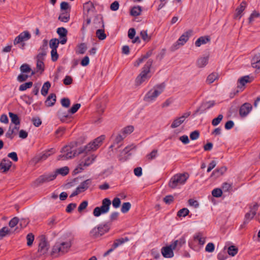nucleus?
<instances>
[{
    "label": "nucleus",
    "instance_id": "52",
    "mask_svg": "<svg viewBox=\"0 0 260 260\" xmlns=\"http://www.w3.org/2000/svg\"><path fill=\"white\" fill-rule=\"evenodd\" d=\"M232 184L227 182L223 183L222 185V189L224 192L230 191L232 189Z\"/></svg>",
    "mask_w": 260,
    "mask_h": 260
},
{
    "label": "nucleus",
    "instance_id": "47",
    "mask_svg": "<svg viewBox=\"0 0 260 260\" xmlns=\"http://www.w3.org/2000/svg\"><path fill=\"white\" fill-rule=\"evenodd\" d=\"M238 250L236 246L232 245L228 248V252L230 255L234 256L237 253Z\"/></svg>",
    "mask_w": 260,
    "mask_h": 260
},
{
    "label": "nucleus",
    "instance_id": "15",
    "mask_svg": "<svg viewBox=\"0 0 260 260\" xmlns=\"http://www.w3.org/2000/svg\"><path fill=\"white\" fill-rule=\"evenodd\" d=\"M175 249V247L171 243L170 245L163 247L161 248V254L166 258H171L174 256L173 250Z\"/></svg>",
    "mask_w": 260,
    "mask_h": 260
},
{
    "label": "nucleus",
    "instance_id": "49",
    "mask_svg": "<svg viewBox=\"0 0 260 260\" xmlns=\"http://www.w3.org/2000/svg\"><path fill=\"white\" fill-rule=\"evenodd\" d=\"M32 85V82H28L21 84L19 87V90L20 91H24L28 88H30Z\"/></svg>",
    "mask_w": 260,
    "mask_h": 260
},
{
    "label": "nucleus",
    "instance_id": "64",
    "mask_svg": "<svg viewBox=\"0 0 260 260\" xmlns=\"http://www.w3.org/2000/svg\"><path fill=\"white\" fill-rule=\"evenodd\" d=\"M61 104L63 107L68 108L70 105V101L68 98H63L61 100Z\"/></svg>",
    "mask_w": 260,
    "mask_h": 260
},
{
    "label": "nucleus",
    "instance_id": "60",
    "mask_svg": "<svg viewBox=\"0 0 260 260\" xmlns=\"http://www.w3.org/2000/svg\"><path fill=\"white\" fill-rule=\"evenodd\" d=\"M81 107V105L80 104H76L74 105L69 110L70 114H74L76 113L78 110Z\"/></svg>",
    "mask_w": 260,
    "mask_h": 260
},
{
    "label": "nucleus",
    "instance_id": "3",
    "mask_svg": "<svg viewBox=\"0 0 260 260\" xmlns=\"http://www.w3.org/2000/svg\"><path fill=\"white\" fill-rule=\"evenodd\" d=\"M153 60L149 59L142 68V70L139 75L136 79V82L137 85H140L143 82L150 78V68L152 64Z\"/></svg>",
    "mask_w": 260,
    "mask_h": 260
},
{
    "label": "nucleus",
    "instance_id": "14",
    "mask_svg": "<svg viewBox=\"0 0 260 260\" xmlns=\"http://www.w3.org/2000/svg\"><path fill=\"white\" fill-rule=\"evenodd\" d=\"M194 243H198L201 245H203L205 243V238L203 237L201 233H198L195 234L193 236V241H189V246L192 248L194 245Z\"/></svg>",
    "mask_w": 260,
    "mask_h": 260
},
{
    "label": "nucleus",
    "instance_id": "12",
    "mask_svg": "<svg viewBox=\"0 0 260 260\" xmlns=\"http://www.w3.org/2000/svg\"><path fill=\"white\" fill-rule=\"evenodd\" d=\"M108 231V226L106 225H99L94 227L90 232V236L94 238H96L102 235Z\"/></svg>",
    "mask_w": 260,
    "mask_h": 260
},
{
    "label": "nucleus",
    "instance_id": "35",
    "mask_svg": "<svg viewBox=\"0 0 260 260\" xmlns=\"http://www.w3.org/2000/svg\"><path fill=\"white\" fill-rule=\"evenodd\" d=\"M219 78V75L217 73H212L210 74L207 78L206 82L208 84H211L215 80H217Z\"/></svg>",
    "mask_w": 260,
    "mask_h": 260
},
{
    "label": "nucleus",
    "instance_id": "43",
    "mask_svg": "<svg viewBox=\"0 0 260 260\" xmlns=\"http://www.w3.org/2000/svg\"><path fill=\"white\" fill-rule=\"evenodd\" d=\"M128 241V239L126 237L125 238H120L116 239L113 244V247H114V248H116L119 246L121 245L124 242H127Z\"/></svg>",
    "mask_w": 260,
    "mask_h": 260
},
{
    "label": "nucleus",
    "instance_id": "32",
    "mask_svg": "<svg viewBox=\"0 0 260 260\" xmlns=\"http://www.w3.org/2000/svg\"><path fill=\"white\" fill-rule=\"evenodd\" d=\"M226 168L225 167H221V168L213 171L211 174V177L215 176L216 177H218L223 175L226 172Z\"/></svg>",
    "mask_w": 260,
    "mask_h": 260
},
{
    "label": "nucleus",
    "instance_id": "10",
    "mask_svg": "<svg viewBox=\"0 0 260 260\" xmlns=\"http://www.w3.org/2000/svg\"><path fill=\"white\" fill-rule=\"evenodd\" d=\"M192 34V30L190 29L183 33L177 41L173 44L172 46L173 50L178 49L180 46L184 45L188 40L189 37L191 36Z\"/></svg>",
    "mask_w": 260,
    "mask_h": 260
},
{
    "label": "nucleus",
    "instance_id": "46",
    "mask_svg": "<svg viewBox=\"0 0 260 260\" xmlns=\"http://www.w3.org/2000/svg\"><path fill=\"white\" fill-rule=\"evenodd\" d=\"M60 40L56 39H52L50 41L49 46L51 49H57L58 47Z\"/></svg>",
    "mask_w": 260,
    "mask_h": 260
},
{
    "label": "nucleus",
    "instance_id": "45",
    "mask_svg": "<svg viewBox=\"0 0 260 260\" xmlns=\"http://www.w3.org/2000/svg\"><path fill=\"white\" fill-rule=\"evenodd\" d=\"M51 86V84L49 81L46 82L43 85L41 89V93L43 95L45 96L48 91L49 89Z\"/></svg>",
    "mask_w": 260,
    "mask_h": 260
},
{
    "label": "nucleus",
    "instance_id": "37",
    "mask_svg": "<svg viewBox=\"0 0 260 260\" xmlns=\"http://www.w3.org/2000/svg\"><path fill=\"white\" fill-rule=\"evenodd\" d=\"M9 115L12 123L15 124L16 125H19L20 124V120L18 115L12 112H9Z\"/></svg>",
    "mask_w": 260,
    "mask_h": 260
},
{
    "label": "nucleus",
    "instance_id": "28",
    "mask_svg": "<svg viewBox=\"0 0 260 260\" xmlns=\"http://www.w3.org/2000/svg\"><path fill=\"white\" fill-rule=\"evenodd\" d=\"M246 3L242 2L240 6L236 9L235 17L240 19L242 16V13L246 8Z\"/></svg>",
    "mask_w": 260,
    "mask_h": 260
},
{
    "label": "nucleus",
    "instance_id": "16",
    "mask_svg": "<svg viewBox=\"0 0 260 260\" xmlns=\"http://www.w3.org/2000/svg\"><path fill=\"white\" fill-rule=\"evenodd\" d=\"M135 147L133 145H129L126 147L121 152L119 156V160L121 161L126 160L128 157L131 155L129 152L133 150Z\"/></svg>",
    "mask_w": 260,
    "mask_h": 260
},
{
    "label": "nucleus",
    "instance_id": "56",
    "mask_svg": "<svg viewBox=\"0 0 260 260\" xmlns=\"http://www.w3.org/2000/svg\"><path fill=\"white\" fill-rule=\"evenodd\" d=\"M20 71L22 73H29L31 71V69L27 64H23L20 67Z\"/></svg>",
    "mask_w": 260,
    "mask_h": 260
},
{
    "label": "nucleus",
    "instance_id": "5",
    "mask_svg": "<svg viewBox=\"0 0 260 260\" xmlns=\"http://www.w3.org/2000/svg\"><path fill=\"white\" fill-rule=\"evenodd\" d=\"M188 178L189 174L187 173L177 174L171 178L169 186L172 188H175L178 186L183 185Z\"/></svg>",
    "mask_w": 260,
    "mask_h": 260
},
{
    "label": "nucleus",
    "instance_id": "57",
    "mask_svg": "<svg viewBox=\"0 0 260 260\" xmlns=\"http://www.w3.org/2000/svg\"><path fill=\"white\" fill-rule=\"evenodd\" d=\"M112 206L115 208H118L120 207L121 201L118 198H115L112 201Z\"/></svg>",
    "mask_w": 260,
    "mask_h": 260
},
{
    "label": "nucleus",
    "instance_id": "42",
    "mask_svg": "<svg viewBox=\"0 0 260 260\" xmlns=\"http://www.w3.org/2000/svg\"><path fill=\"white\" fill-rule=\"evenodd\" d=\"M87 48V46L85 43H81L77 46L76 53L78 54H83L85 52Z\"/></svg>",
    "mask_w": 260,
    "mask_h": 260
},
{
    "label": "nucleus",
    "instance_id": "18",
    "mask_svg": "<svg viewBox=\"0 0 260 260\" xmlns=\"http://www.w3.org/2000/svg\"><path fill=\"white\" fill-rule=\"evenodd\" d=\"M55 151L53 149H51L47 151L44 152L43 153L40 154L39 155L36 156L34 158V161L36 162H39L46 160L49 156L53 154Z\"/></svg>",
    "mask_w": 260,
    "mask_h": 260
},
{
    "label": "nucleus",
    "instance_id": "27",
    "mask_svg": "<svg viewBox=\"0 0 260 260\" xmlns=\"http://www.w3.org/2000/svg\"><path fill=\"white\" fill-rule=\"evenodd\" d=\"M91 183V179H87L82 182L77 188L80 192H83L86 190Z\"/></svg>",
    "mask_w": 260,
    "mask_h": 260
},
{
    "label": "nucleus",
    "instance_id": "34",
    "mask_svg": "<svg viewBox=\"0 0 260 260\" xmlns=\"http://www.w3.org/2000/svg\"><path fill=\"white\" fill-rule=\"evenodd\" d=\"M134 128L132 125H128L123 128L120 132L124 137L131 134L134 131Z\"/></svg>",
    "mask_w": 260,
    "mask_h": 260
},
{
    "label": "nucleus",
    "instance_id": "38",
    "mask_svg": "<svg viewBox=\"0 0 260 260\" xmlns=\"http://www.w3.org/2000/svg\"><path fill=\"white\" fill-rule=\"evenodd\" d=\"M142 11L141 7L138 6H135L131 10V14L133 16H138L140 15Z\"/></svg>",
    "mask_w": 260,
    "mask_h": 260
},
{
    "label": "nucleus",
    "instance_id": "19",
    "mask_svg": "<svg viewBox=\"0 0 260 260\" xmlns=\"http://www.w3.org/2000/svg\"><path fill=\"white\" fill-rule=\"evenodd\" d=\"M57 32L59 36L60 43L65 44L67 41V30L64 27H59L57 29Z\"/></svg>",
    "mask_w": 260,
    "mask_h": 260
},
{
    "label": "nucleus",
    "instance_id": "26",
    "mask_svg": "<svg viewBox=\"0 0 260 260\" xmlns=\"http://www.w3.org/2000/svg\"><path fill=\"white\" fill-rule=\"evenodd\" d=\"M258 208L257 204L255 203L250 211L245 214V218L246 220H251L255 215Z\"/></svg>",
    "mask_w": 260,
    "mask_h": 260
},
{
    "label": "nucleus",
    "instance_id": "30",
    "mask_svg": "<svg viewBox=\"0 0 260 260\" xmlns=\"http://www.w3.org/2000/svg\"><path fill=\"white\" fill-rule=\"evenodd\" d=\"M19 127L18 125H15L13 128H11V125H10L9 129L7 133L6 134V136L7 138H10V139H12L13 138V135L15 134L16 132L18 131Z\"/></svg>",
    "mask_w": 260,
    "mask_h": 260
},
{
    "label": "nucleus",
    "instance_id": "20",
    "mask_svg": "<svg viewBox=\"0 0 260 260\" xmlns=\"http://www.w3.org/2000/svg\"><path fill=\"white\" fill-rule=\"evenodd\" d=\"M57 116L59 119L63 122H68V120L71 118V115L69 110L64 111L60 109L58 111Z\"/></svg>",
    "mask_w": 260,
    "mask_h": 260
},
{
    "label": "nucleus",
    "instance_id": "24",
    "mask_svg": "<svg viewBox=\"0 0 260 260\" xmlns=\"http://www.w3.org/2000/svg\"><path fill=\"white\" fill-rule=\"evenodd\" d=\"M100 19L101 20V22H102V27H103V29H99L96 30V36L99 40H104L106 38L107 35L105 33V30L104 29V28L105 27V25H104V22L103 17H101L100 18Z\"/></svg>",
    "mask_w": 260,
    "mask_h": 260
},
{
    "label": "nucleus",
    "instance_id": "58",
    "mask_svg": "<svg viewBox=\"0 0 260 260\" xmlns=\"http://www.w3.org/2000/svg\"><path fill=\"white\" fill-rule=\"evenodd\" d=\"M140 36L142 39L145 41H149L150 39V37L148 36L147 31L142 30L140 32Z\"/></svg>",
    "mask_w": 260,
    "mask_h": 260
},
{
    "label": "nucleus",
    "instance_id": "31",
    "mask_svg": "<svg viewBox=\"0 0 260 260\" xmlns=\"http://www.w3.org/2000/svg\"><path fill=\"white\" fill-rule=\"evenodd\" d=\"M185 243V237L184 235H183L178 240L174 241L173 242H172V244L173 245V246L176 248L177 247L179 248L181 247Z\"/></svg>",
    "mask_w": 260,
    "mask_h": 260
},
{
    "label": "nucleus",
    "instance_id": "39",
    "mask_svg": "<svg viewBox=\"0 0 260 260\" xmlns=\"http://www.w3.org/2000/svg\"><path fill=\"white\" fill-rule=\"evenodd\" d=\"M125 138L124 136H123L120 133L118 134L115 138L113 142V144L111 145L110 148H112L115 146V144H118L121 142Z\"/></svg>",
    "mask_w": 260,
    "mask_h": 260
},
{
    "label": "nucleus",
    "instance_id": "11",
    "mask_svg": "<svg viewBox=\"0 0 260 260\" xmlns=\"http://www.w3.org/2000/svg\"><path fill=\"white\" fill-rule=\"evenodd\" d=\"M56 177V173L54 172L51 173H46L40 176L35 181L36 185L39 186L44 183L48 182L53 180Z\"/></svg>",
    "mask_w": 260,
    "mask_h": 260
},
{
    "label": "nucleus",
    "instance_id": "2",
    "mask_svg": "<svg viewBox=\"0 0 260 260\" xmlns=\"http://www.w3.org/2000/svg\"><path fill=\"white\" fill-rule=\"evenodd\" d=\"M165 85L162 83L154 86L145 95L143 100L148 103H152L156 101L157 98L164 91Z\"/></svg>",
    "mask_w": 260,
    "mask_h": 260
},
{
    "label": "nucleus",
    "instance_id": "25",
    "mask_svg": "<svg viewBox=\"0 0 260 260\" xmlns=\"http://www.w3.org/2000/svg\"><path fill=\"white\" fill-rule=\"evenodd\" d=\"M251 66L253 68L260 69V53L255 54L251 59Z\"/></svg>",
    "mask_w": 260,
    "mask_h": 260
},
{
    "label": "nucleus",
    "instance_id": "55",
    "mask_svg": "<svg viewBox=\"0 0 260 260\" xmlns=\"http://www.w3.org/2000/svg\"><path fill=\"white\" fill-rule=\"evenodd\" d=\"M27 244L28 246H31L34 240V236L31 233L28 234L26 236Z\"/></svg>",
    "mask_w": 260,
    "mask_h": 260
},
{
    "label": "nucleus",
    "instance_id": "40",
    "mask_svg": "<svg viewBox=\"0 0 260 260\" xmlns=\"http://www.w3.org/2000/svg\"><path fill=\"white\" fill-rule=\"evenodd\" d=\"M208 57H203L200 58L197 61V64L199 68H203L208 63Z\"/></svg>",
    "mask_w": 260,
    "mask_h": 260
},
{
    "label": "nucleus",
    "instance_id": "62",
    "mask_svg": "<svg viewBox=\"0 0 260 260\" xmlns=\"http://www.w3.org/2000/svg\"><path fill=\"white\" fill-rule=\"evenodd\" d=\"M157 153V150H153L149 154L147 155V158L149 160H152L156 157Z\"/></svg>",
    "mask_w": 260,
    "mask_h": 260
},
{
    "label": "nucleus",
    "instance_id": "63",
    "mask_svg": "<svg viewBox=\"0 0 260 260\" xmlns=\"http://www.w3.org/2000/svg\"><path fill=\"white\" fill-rule=\"evenodd\" d=\"M110 9L112 11H116L118 10L119 8V4L118 1H114L110 5Z\"/></svg>",
    "mask_w": 260,
    "mask_h": 260
},
{
    "label": "nucleus",
    "instance_id": "22",
    "mask_svg": "<svg viewBox=\"0 0 260 260\" xmlns=\"http://www.w3.org/2000/svg\"><path fill=\"white\" fill-rule=\"evenodd\" d=\"M252 109V106L249 103L244 104L240 109V114L241 116H247Z\"/></svg>",
    "mask_w": 260,
    "mask_h": 260
},
{
    "label": "nucleus",
    "instance_id": "54",
    "mask_svg": "<svg viewBox=\"0 0 260 260\" xmlns=\"http://www.w3.org/2000/svg\"><path fill=\"white\" fill-rule=\"evenodd\" d=\"M51 60L52 61H56L58 58V54L57 49H52L51 51Z\"/></svg>",
    "mask_w": 260,
    "mask_h": 260
},
{
    "label": "nucleus",
    "instance_id": "33",
    "mask_svg": "<svg viewBox=\"0 0 260 260\" xmlns=\"http://www.w3.org/2000/svg\"><path fill=\"white\" fill-rule=\"evenodd\" d=\"M210 41L209 37H201L195 42L197 47H200L202 45L205 44Z\"/></svg>",
    "mask_w": 260,
    "mask_h": 260
},
{
    "label": "nucleus",
    "instance_id": "23",
    "mask_svg": "<svg viewBox=\"0 0 260 260\" xmlns=\"http://www.w3.org/2000/svg\"><path fill=\"white\" fill-rule=\"evenodd\" d=\"M12 166V162L8 159H3L0 163V170L3 172H6L9 170Z\"/></svg>",
    "mask_w": 260,
    "mask_h": 260
},
{
    "label": "nucleus",
    "instance_id": "6",
    "mask_svg": "<svg viewBox=\"0 0 260 260\" xmlns=\"http://www.w3.org/2000/svg\"><path fill=\"white\" fill-rule=\"evenodd\" d=\"M73 145L70 144V145L64 146L61 150V154L58 155V160H67L71 159L75 156L77 153L73 149Z\"/></svg>",
    "mask_w": 260,
    "mask_h": 260
},
{
    "label": "nucleus",
    "instance_id": "53",
    "mask_svg": "<svg viewBox=\"0 0 260 260\" xmlns=\"http://www.w3.org/2000/svg\"><path fill=\"white\" fill-rule=\"evenodd\" d=\"M223 116L221 114H219L217 118H215L212 120V124L213 126L217 125L222 120Z\"/></svg>",
    "mask_w": 260,
    "mask_h": 260
},
{
    "label": "nucleus",
    "instance_id": "13",
    "mask_svg": "<svg viewBox=\"0 0 260 260\" xmlns=\"http://www.w3.org/2000/svg\"><path fill=\"white\" fill-rule=\"evenodd\" d=\"M190 114V112H187L184 113L181 116L175 118L171 125V127L175 128L179 127L186 121Z\"/></svg>",
    "mask_w": 260,
    "mask_h": 260
},
{
    "label": "nucleus",
    "instance_id": "48",
    "mask_svg": "<svg viewBox=\"0 0 260 260\" xmlns=\"http://www.w3.org/2000/svg\"><path fill=\"white\" fill-rule=\"evenodd\" d=\"M131 207V204L129 202H125L123 203L121 208V211L123 213H125L127 212Z\"/></svg>",
    "mask_w": 260,
    "mask_h": 260
},
{
    "label": "nucleus",
    "instance_id": "61",
    "mask_svg": "<svg viewBox=\"0 0 260 260\" xmlns=\"http://www.w3.org/2000/svg\"><path fill=\"white\" fill-rule=\"evenodd\" d=\"M215 249L214 245L213 243H209L206 246L205 250L208 252H212Z\"/></svg>",
    "mask_w": 260,
    "mask_h": 260
},
{
    "label": "nucleus",
    "instance_id": "9",
    "mask_svg": "<svg viewBox=\"0 0 260 260\" xmlns=\"http://www.w3.org/2000/svg\"><path fill=\"white\" fill-rule=\"evenodd\" d=\"M72 245L71 242L68 241L63 242H57L52 248L54 254H63L67 252Z\"/></svg>",
    "mask_w": 260,
    "mask_h": 260
},
{
    "label": "nucleus",
    "instance_id": "1",
    "mask_svg": "<svg viewBox=\"0 0 260 260\" xmlns=\"http://www.w3.org/2000/svg\"><path fill=\"white\" fill-rule=\"evenodd\" d=\"M104 139L105 136L104 135L98 137L86 146L78 148L77 149V154H84V155L91 154L90 152L96 150L101 145Z\"/></svg>",
    "mask_w": 260,
    "mask_h": 260
},
{
    "label": "nucleus",
    "instance_id": "59",
    "mask_svg": "<svg viewBox=\"0 0 260 260\" xmlns=\"http://www.w3.org/2000/svg\"><path fill=\"white\" fill-rule=\"evenodd\" d=\"M44 60L37 59V69L38 70L43 71L44 70V64L43 62Z\"/></svg>",
    "mask_w": 260,
    "mask_h": 260
},
{
    "label": "nucleus",
    "instance_id": "41",
    "mask_svg": "<svg viewBox=\"0 0 260 260\" xmlns=\"http://www.w3.org/2000/svg\"><path fill=\"white\" fill-rule=\"evenodd\" d=\"M69 172V169L68 167H64L58 169H57L54 173H56V175L57 174H60L62 176L67 175Z\"/></svg>",
    "mask_w": 260,
    "mask_h": 260
},
{
    "label": "nucleus",
    "instance_id": "51",
    "mask_svg": "<svg viewBox=\"0 0 260 260\" xmlns=\"http://www.w3.org/2000/svg\"><path fill=\"white\" fill-rule=\"evenodd\" d=\"M222 191L220 188L214 189L212 191V194L213 197L219 198L222 196Z\"/></svg>",
    "mask_w": 260,
    "mask_h": 260
},
{
    "label": "nucleus",
    "instance_id": "7",
    "mask_svg": "<svg viewBox=\"0 0 260 260\" xmlns=\"http://www.w3.org/2000/svg\"><path fill=\"white\" fill-rule=\"evenodd\" d=\"M111 205V200L108 198H105L102 201V205L100 207H96L93 209V215L99 217L102 214L108 213L109 211Z\"/></svg>",
    "mask_w": 260,
    "mask_h": 260
},
{
    "label": "nucleus",
    "instance_id": "17",
    "mask_svg": "<svg viewBox=\"0 0 260 260\" xmlns=\"http://www.w3.org/2000/svg\"><path fill=\"white\" fill-rule=\"evenodd\" d=\"M214 105V103L213 101H209L203 102L199 108H198L194 112V114L197 115L198 113L202 114L204 113L206 110L209 109Z\"/></svg>",
    "mask_w": 260,
    "mask_h": 260
},
{
    "label": "nucleus",
    "instance_id": "21",
    "mask_svg": "<svg viewBox=\"0 0 260 260\" xmlns=\"http://www.w3.org/2000/svg\"><path fill=\"white\" fill-rule=\"evenodd\" d=\"M48 248L49 246L47 242L44 239H42L39 244L38 250L39 255H41L46 253L47 252Z\"/></svg>",
    "mask_w": 260,
    "mask_h": 260
},
{
    "label": "nucleus",
    "instance_id": "44",
    "mask_svg": "<svg viewBox=\"0 0 260 260\" xmlns=\"http://www.w3.org/2000/svg\"><path fill=\"white\" fill-rule=\"evenodd\" d=\"M251 79L249 76H244L238 80V84L243 86L246 83L251 82Z\"/></svg>",
    "mask_w": 260,
    "mask_h": 260
},
{
    "label": "nucleus",
    "instance_id": "36",
    "mask_svg": "<svg viewBox=\"0 0 260 260\" xmlns=\"http://www.w3.org/2000/svg\"><path fill=\"white\" fill-rule=\"evenodd\" d=\"M70 18L69 12H62L58 17V20L63 22H68Z\"/></svg>",
    "mask_w": 260,
    "mask_h": 260
},
{
    "label": "nucleus",
    "instance_id": "8",
    "mask_svg": "<svg viewBox=\"0 0 260 260\" xmlns=\"http://www.w3.org/2000/svg\"><path fill=\"white\" fill-rule=\"evenodd\" d=\"M31 38V35L28 31H24L20 33L14 40V45H18L21 49H24L26 44L25 41Z\"/></svg>",
    "mask_w": 260,
    "mask_h": 260
},
{
    "label": "nucleus",
    "instance_id": "4",
    "mask_svg": "<svg viewBox=\"0 0 260 260\" xmlns=\"http://www.w3.org/2000/svg\"><path fill=\"white\" fill-rule=\"evenodd\" d=\"M97 156L95 154H86L84 155L82 159L80 160L77 167L75 169L74 172L78 173L82 170L90 166L95 160Z\"/></svg>",
    "mask_w": 260,
    "mask_h": 260
},
{
    "label": "nucleus",
    "instance_id": "29",
    "mask_svg": "<svg viewBox=\"0 0 260 260\" xmlns=\"http://www.w3.org/2000/svg\"><path fill=\"white\" fill-rule=\"evenodd\" d=\"M56 95L54 93L50 94L47 98L45 103L48 107H51L54 105L56 102Z\"/></svg>",
    "mask_w": 260,
    "mask_h": 260
},
{
    "label": "nucleus",
    "instance_id": "50",
    "mask_svg": "<svg viewBox=\"0 0 260 260\" xmlns=\"http://www.w3.org/2000/svg\"><path fill=\"white\" fill-rule=\"evenodd\" d=\"M189 212V211L188 209L184 208L178 211L177 212V216L180 217H185L188 214Z\"/></svg>",
    "mask_w": 260,
    "mask_h": 260
}]
</instances>
